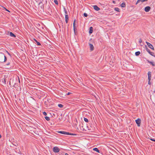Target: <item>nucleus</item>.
I'll use <instances>...</instances> for the list:
<instances>
[{
  "label": "nucleus",
  "instance_id": "obj_44",
  "mask_svg": "<svg viewBox=\"0 0 155 155\" xmlns=\"http://www.w3.org/2000/svg\"><path fill=\"white\" fill-rule=\"evenodd\" d=\"M5 9L6 11H8V12H10V11L8 10V9H6V8H5Z\"/></svg>",
  "mask_w": 155,
  "mask_h": 155
},
{
  "label": "nucleus",
  "instance_id": "obj_7",
  "mask_svg": "<svg viewBox=\"0 0 155 155\" xmlns=\"http://www.w3.org/2000/svg\"><path fill=\"white\" fill-rule=\"evenodd\" d=\"M150 8H151L150 6H147L145 8L144 11L146 12H149L150 11Z\"/></svg>",
  "mask_w": 155,
  "mask_h": 155
},
{
  "label": "nucleus",
  "instance_id": "obj_33",
  "mask_svg": "<svg viewBox=\"0 0 155 155\" xmlns=\"http://www.w3.org/2000/svg\"><path fill=\"white\" fill-rule=\"evenodd\" d=\"M74 27H73V28H74V32L75 34V31L76 29V26H74Z\"/></svg>",
  "mask_w": 155,
  "mask_h": 155
},
{
  "label": "nucleus",
  "instance_id": "obj_8",
  "mask_svg": "<svg viewBox=\"0 0 155 155\" xmlns=\"http://www.w3.org/2000/svg\"><path fill=\"white\" fill-rule=\"evenodd\" d=\"M90 47V50L91 51H93L94 49V47L92 44L90 43L89 44Z\"/></svg>",
  "mask_w": 155,
  "mask_h": 155
},
{
  "label": "nucleus",
  "instance_id": "obj_24",
  "mask_svg": "<svg viewBox=\"0 0 155 155\" xmlns=\"http://www.w3.org/2000/svg\"><path fill=\"white\" fill-rule=\"evenodd\" d=\"M146 50L149 53H150L151 52L150 49H149L147 47L146 48Z\"/></svg>",
  "mask_w": 155,
  "mask_h": 155
},
{
  "label": "nucleus",
  "instance_id": "obj_5",
  "mask_svg": "<svg viewBox=\"0 0 155 155\" xmlns=\"http://www.w3.org/2000/svg\"><path fill=\"white\" fill-rule=\"evenodd\" d=\"M146 43L150 48H151L152 50H154V48L152 45L147 41L146 42Z\"/></svg>",
  "mask_w": 155,
  "mask_h": 155
},
{
  "label": "nucleus",
  "instance_id": "obj_47",
  "mask_svg": "<svg viewBox=\"0 0 155 155\" xmlns=\"http://www.w3.org/2000/svg\"><path fill=\"white\" fill-rule=\"evenodd\" d=\"M75 22H76V19H74L73 22L75 23Z\"/></svg>",
  "mask_w": 155,
  "mask_h": 155
},
{
  "label": "nucleus",
  "instance_id": "obj_22",
  "mask_svg": "<svg viewBox=\"0 0 155 155\" xmlns=\"http://www.w3.org/2000/svg\"><path fill=\"white\" fill-rule=\"evenodd\" d=\"M63 9L64 11L65 15H68V12L65 8V7H64Z\"/></svg>",
  "mask_w": 155,
  "mask_h": 155
},
{
  "label": "nucleus",
  "instance_id": "obj_15",
  "mask_svg": "<svg viewBox=\"0 0 155 155\" xmlns=\"http://www.w3.org/2000/svg\"><path fill=\"white\" fill-rule=\"evenodd\" d=\"M147 61H148L150 64H151L153 66H155V64L153 62L150 61L149 60H147Z\"/></svg>",
  "mask_w": 155,
  "mask_h": 155
},
{
  "label": "nucleus",
  "instance_id": "obj_34",
  "mask_svg": "<svg viewBox=\"0 0 155 155\" xmlns=\"http://www.w3.org/2000/svg\"><path fill=\"white\" fill-rule=\"evenodd\" d=\"M43 114L44 115L46 116L47 115V113L45 111L43 112Z\"/></svg>",
  "mask_w": 155,
  "mask_h": 155
},
{
  "label": "nucleus",
  "instance_id": "obj_26",
  "mask_svg": "<svg viewBox=\"0 0 155 155\" xmlns=\"http://www.w3.org/2000/svg\"><path fill=\"white\" fill-rule=\"evenodd\" d=\"M7 60V57L5 55V57L4 59V61L3 62H6V60Z\"/></svg>",
  "mask_w": 155,
  "mask_h": 155
},
{
  "label": "nucleus",
  "instance_id": "obj_31",
  "mask_svg": "<svg viewBox=\"0 0 155 155\" xmlns=\"http://www.w3.org/2000/svg\"><path fill=\"white\" fill-rule=\"evenodd\" d=\"M149 54L151 55H152V56H154V54L153 52H151Z\"/></svg>",
  "mask_w": 155,
  "mask_h": 155
},
{
  "label": "nucleus",
  "instance_id": "obj_28",
  "mask_svg": "<svg viewBox=\"0 0 155 155\" xmlns=\"http://www.w3.org/2000/svg\"><path fill=\"white\" fill-rule=\"evenodd\" d=\"M84 121L86 122H88V120L87 119V118H84Z\"/></svg>",
  "mask_w": 155,
  "mask_h": 155
},
{
  "label": "nucleus",
  "instance_id": "obj_45",
  "mask_svg": "<svg viewBox=\"0 0 155 155\" xmlns=\"http://www.w3.org/2000/svg\"><path fill=\"white\" fill-rule=\"evenodd\" d=\"M7 53H8V54L10 56H11V54H10L9 53V52H8V51H7Z\"/></svg>",
  "mask_w": 155,
  "mask_h": 155
},
{
  "label": "nucleus",
  "instance_id": "obj_53",
  "mask_svg": "<svg viewBox=\"0 0 155 155\" xmlns=\"http://www.w3.org/2000/svg\"><path fill=\"white\" fill-rule=\"evenodd\" d=\"M43 0H42V1H43Z\"/></svg>",
  "mask_w": 155,
  "mask_h": 155
},
{
  "label": "nucleus",
  "instance_id": "obj_4",
  "mask_svg": "<svg viewBox=\"0 0 155 155\" xmlns=\"http://www.w3.org/2000/svg\"><path fill=\"white\" fill-rule=\"evenodd\" d=\"M12 62V60H11L10 61H8V62L6 64V65L8 66L10 68H11L12 67L11 64Z\"/></svg>",
  "mask_w": 155,
  "mask_h": 155
},
{
  "label": "nucleus",
  "instance_id": "obj_46",
  "mask_svg": "<svg viewBox=\"0 0 155 155\" xmlns=\"http://www.w3.org/2000/svg\"><path fill=\"white\" fill-rule=\"evenodd\" d=\"M65 155H69L67 153H66L65 154Z\"/></svg>",
  "mask_w": 155,
  "mask_h": 155
},
{
  "label": "nucleus",
  "instance_id": "obj_35",
  "mask_svg": "<svg viewBox=\"0 0 155 155\" xmlns=\"http://www.w3.org/2000/svg\"><path fill=\"white\" fill-rule=\"evenodd\" d=\"M139 41L140 43H141L142 42V39L141 38H140Z\"/></svg>",
  "mask_w": 155,
  "mask_h": 155
},
{
  "label": "nucleus",
  "instance_id": "obj_19",
  "mask_svg": "<svg viewBox=\"0 0 155 155\" xmlns=\"http://www.w3.org/2000/svg\"><path fill=\"white\" fill-rule=\"evenodd\" d=\"M140 54V52L139 51H138L136 52L135 53V55L136 56H139Z\"/></svg>",
  "mask_w": 155,
  "mask_h": 155
},
{
  "label": "nucleus",
  "instance_id": "obj_27",
  "mask_svg": "<svg viewBox=\"0 0 155 155\" xmlns=\"http://www.w3.org/2000/svg\"><path fill=\"white\" fill-rule=\"evenodd\" d=\"M58 106L60 108H62L63 107V105L61 104H58Z\"/></svg>",
  "mask_w": 155,
  "mask_h": 155
},
{
  "label": "nucleus",
  "instance_id": "obj_50",
  "mask_svg": "<svg viewBox=\"0 0 155 155\" xmlns=\"http://www.w3.org/2000/svg\"><path fill=\"white\" fill-rule=\"evenodd\" d=\"M2 137V136L1 135H0V138L1 137Z\"/></svg>",
  "mask_w": 155,
  "mask_h": 155
},
{
  "label": "nucleus",
  "instance_id": "obj_36",
  "mask_svg": "<svg viewBox=\"0 0 155 155\" xmlns=\"http://www.w3.org/2000/svg\"><path fill=\"white\" fill-rule=\"evenodd\" d=\"M151 78V77H150V76L148 77V80L149 81H150Z\"/></svg>",
  "mask_w": 155,
  "mask_h": 155
},
{
  "label": "nucleus",
  "instance_id": "obj_9",
  "mask_svg": "<svg viewBox=\"0 0 155 155\" xmlns=\"http://www.w3.org/2000/svg\"><path fill=\"white\" fill-rule=\"evenodd\" d=\"M95 10L98 11L100 10V8L98 7L97 5H95L93 6Z\"/></svg>",
  "mask_w": 155,
  "mask_h": 155
},
{
  "label": "nucleus",
  "instance_id": "obj_39",
  "mask_svg": "<svg viewBox=\"0 0 155 155\" xmlns=\"http://www.w3.org/2000/svg\"><path fill=\"white\" fill-rule=\"evenodd\" d=\"M148 83L149 85H151V82H150V81H149Z\"/></svg>",
  "mask_w": 155,
  "mask_h": 155
},
{
  "label": "nucleus",
  "instance_id": "obj_49",
  "mask_svg": "<svg viewBox=\"0 0 155 155\" xmlns=\"http://www.w3.org/2000/svg\"><path fill=\"white\" fill-rule=\"evenodd\" d=\"M41 3H42V2H41H41H40V3H39V4H41Z\"/></svg>",
  "mask_w": 155,
  "mask_h": 155
},
{
  "label": "nucleus",
  "instance_id": "obj_32",
  "mask_svg": "<svg viewBox=\"0 0 155 155\" xmlns=\"http://www.w3.org/2000/svg\"><path fill=\"white\" fill-rule=\"evenodd\" d=\"M83 15H84V16L85 17H87V14L85 13H84Z\"/></svg>",
  "mask_w": 155,
  "mask_h": 155
},
{
  "label": "nucleus",
  "instance_id": "obj_40",
  "mask_svg": "<svg viewBox=\"0 0 155 155\" xmlns=\"http://www.w3.org/2000/svg\"><path fill=\"white\" fill-rule=\"evenodd\" d=\"M150 140H152V141L155 142V139H152L151 138V139H150Z\"/></svg>",
  "mask_w": 155,
  "mask_h": 155
},
{
  "label": "nucleus",
  "instance_id": "obj_12",
  "mask_svg": "<svg viewBox=\"0 0 155 155\" xmlns=\"http://www.w3.org/2000/svg\"><path fill=\"white\" fill-rule=\"evenodd\" d=\"M93 31V28L92 27H90L89 28V33L90 34H91L92 33Z\"/></svg>",
  "mask_w": 155,
  "mask_h": 155
},
{
  "label": "nucleus",
  "instance_id": "obj_30",
  "mask_svg": "<svg viewBox=\"0 0 155 155\" xmlns=\"http://www.w3.org/2000/svg\"><path fill=\"white\" fill-rule=\"evenodd\" d=\"M54 2L57 5H58V2L57 1V0H54Z\"/></svg>",
  "mask_w": 155,
  "mask_h": 155
},
{
  "label": "nucleus",
  "instance_id": "obj_21",
  "mask_svg": "<svg viewBox=\"0 0 155 155\" xmlns=\"http://www.w3.org/2000/svg\"><path fill=\"white\" fill-rule=\"evenodd\" d=\"M15 78L16 80H18V82L19 83H20V81L19 77L18 76H16Z\"/></svg>",
  "mask_w": 155,
  "mask_h": 155
},
{
  "label": "nucleus",
  "instance_id": "obj_14",
  "mask_svg": "<svg viewBox=\"0 0 155 155\" xmlns=\"http://www.w3.org/2000/svg\"><path fill=\"white\" fill-rule=\"evenodd\" d=\"M33 39L34 41L36 42L37 45L40 46L41 45V43L39 42H38L36 39L34 38Z\"/></svg>",
  "mask_w": 155,
  "mask_h": 155
},
{
  "label": "nucleus",
  "instance_id": "obj_13",
  "mask_svg": "<svg viewBox=\"0 0 155 155\" xmlns=\"http://www.w3.org/2000/svg\"><path fill=\"white\" fill-rule=\"evenodd\" d=\"M148 0H138L136 3V4H137L140 2H144L145 1H147Z\"/></svg>",
  "mask_w": 155,
  "mask_h": 155
},
{
  "label": "nucleus",
  "instance_id": "obj_51",
  "mask_svg": "<svg viewBox=\"0 0 155 155\" xmlns=\"http://www.w3.org/2000/svg\"><path fill=\"white\" fill-rule=\"evenodd\" d=\"M9 84H10V82H9Z\"/></svg>",
  "mask_w": 155,
  "mask_h": 155
},
{
  "label": "nucleus",
  "instance_id": "obj_52",
  "mask_svg": "<svg viewBox=\"0 0 155 155\" xmlns=\"http://www.w3.org/2000/svg\"><path fill=\"white\" fill-rule=\"evenodd\" d=\"M43 0H42V1H43Z\"/></svg>",
  "mask_w": 155,
  "mask_h": 155
},
{
  "label": "nucleus",
  "instance_id": "obj_25",
  "mask_svg": "<svg viewBox=\"0 0 155 155\" xmlns=\"http://www.w3.org/2000/svg\"><path fill=\"white\" fill-rule=\"evenodd\" d=\"M114 10L117 12H120V9L118 8H114Z\"/></svg>",
  "mask_w": 155,
  "mask_h": 155
},
{
  "label": "nucleus",
  "instance_id": "obj_16",
  "mask_svg": "<svg viewBox=\"0 0 155 155\" xmlns=\"http://www.w3.org/2000/svg\"><path fill=\"white\" fill-rule=\"evenodd\" d=\"M93 150L94 151H96L98 153H100L99 150L97 148H93Z\"/></svg>",
  "mask_w": 155,
  "mask_h": 155
},
{
  "label": "nucleus",
  "instance_id": "obj_10",
  "mask_svg": "<svg viewBox=\"0 0 155 155\" xmlns=\"http://www.w3.org/2000/svg\"><path fill=\"white\" fill-rule=\"evenodd\" d=\"M7 78V77H5V76L4 78H3L2 79V81L3 83L5 84H6Z\"/></svg>",
  "mask_w": 155,
  "mask_h": 155
},
{
  "label": "nucleus",
  "instance_id": "obj_3",
  "mask_svg": "<svg viewBox=\"0 0 155 155\" xmlns=\"http://www.w3.org/2000/svg\"><path fill=\"white\" fill-rule=\"evenodd\" d=\"M53 150L55 153H58L60 149L57 147H54L53 149Z\"/></svg>",
  "mask_w": 155,
  "mask_h": 155
},
{
  "label": "nucleus",
  "instance_id": "obj_38",
  "mask_svg": "<svg viewBox=\"0 0 155 155\" xmlns=\"http://www.w3.org/2000/svg\"><path fill=\"white\" fill-rule=\"evenodd\" d=\"M13 144L14 145H15V146H16V147H17V146H18V143H16V144Z\"/></svg>",
  "mask_w": 155,
  "mask_h": 155
},
{
  "label": "nucleus",
  "instance_id": "obj_11",
  "mask_svg": "<svg viewBox=\"0 0 155 155\" xmlns=\"http://www.w3.org/2000/svg\"><path fill=\"white\" fill-rule=\"evenodd\" d=\"M68 15H65V22L67 23L68 21Z\"/></svg>",
  "mask_w": 155,
  "mask_h": 155
},
{
  "label": "nucleus",
  "instance_id": "obj_41",
  "mask_svg": "<svg viewBox=\"0 0 155 155\" xmlns=\"http://www.w3.org/2000/svg\"><path fill=\"white\" fill-rule=\"evenodd\" d=\"M73 27H74V26H75V23L73 22Z\"/></svg>",
  "mask_w": 155,
  "mask_h": 155
},
{
  "label": "nucleus",
  "instance_id": "obj_48",
  "mask_svg": "<svg viewBox=\"0 0 155 155\" xmlns=\"http://www.w3.org/2000/svg\"><path fill=\"white\" fill-rule=\"evenodd\" d=\"M18 149V148H15V150H17V149Z\"/></svg>",
  "mask_w": 155,
  "mask_h": 155
},
{
  "label": "nucleus",
  "instance_id": "obj_42",
  "mask_svg": "<svg viewBox=\"0 0 155 155\" xmlns=\"http://www.w3.org/2000/svg\"><path fill=\"white\" fill-rule=\"evenodd\" d=\"M45 105H47V101H45Z\"/></svg>",
  "mask_w": 155,
  "mask_h": 155
},
{
  "label": "nucleus",
  "instance_id": "obj_43",
  "mask_svg": "<svg viewBox=\"0 0 155 155\" xmlns=\"http://www.w3.org/2000/svg\"><path fill=\"white\" fill-rule=\"evenodd\" d=\"M50 100H51L50 99H49V100H48V102H50Z\"/></svg>",
  "mask_w": 155,
  "mask_h": 155
},
{
  "label": "nucleus",
  "instance_id": "obj_17",
  "mask_svg": "<svg viewBox=\"0 0 155 155\" xmlns=\"http://www.w3.org/2000/svg\"><path fill=\"white\" fill-rule=\"evenodd\" d=\"M10 35L11 36L13 37H16V36L12 32H10Z\"/></svg>",
  "mask_w": 155,
  "mask_h": 155
},
{
  "label": "nucleus",
  "instance_id": "obj_20",
  "mask_svg": "<svg viewBox=\"0 0 155 155\" xmlns=\"http://www.w3.org/2000/svg\"><path fill=\"white\" fill-rule=\"evenodd\" d=\"M122 7H126V4L124 2L122 3L120 5Z\"/></svg>",
  "mask_w": 155,
  "mask_h": 155
},
{
  "label": "nucleus",
  "instance_id": "obj_18",
  "mask_svg": "<svg viewBox=\"0 0 155 155\" xmlns=\"http://www.w3.org/2000/svg\"><path fill=\"white\" fill-rule=\"evenodd\" d=\"M15 151L16 153H19V154H21V152L19 149V148H18V149H17V150H15Z\"/></svg>",
  "mask_w": 155,
  "mask_h": 155
},
{
  "label": "nucleus",
  "instance_id": "obj_2",
  "mask_svg": "<svg viewBox=\"0 0 155 155\" xmlns=\"http://www.w3.org/2000/svg\"><path fill=\"white\" fill-rule=\"evenodd\" d=\"M5 57L4 54L2 52L0 53V62L3 63L4 59Z\"/></svg>",
  "mask_w": 155,
  "mask_h": 155
},
{
  "label": "nucleus",
  "instance_id": "obj_1",
  "mask_svg": "<svg viewBox=\"0 0 155 155\" xmlns=\"http://www.w3.org/2000/svg\"><path fill=\"white\" fill-rule=\"evenodd\" d=\"M58 133L66 135H76L77 134L73 133H70L68 132H65L64 131H58Z\"/></svg>",
  "mask_w": 155,
  "mask_h": 155
},
{
  "label": "nucleus",
  "instance_id": "obj_37",
  "mask_svg": "<svg viewBox=\"0 0 155 155\" xmlns=\"http://www.w3.org/2000/svg\"><path fill=\"white\" fill-rule=\"evenodd\" d=\"M72 94V93L71 92H68L67 94V95H70L71 94Z\"/></svg>",
  "mask_w": 155,
  "mask_h": 155
},
{
  "label": "nucleus",
  "instance_id": "obj_6",
  "mask_svg": "<svg viewBox=\"0 0 155 155\" xmlns=\"http://www.w3.org/2000/svg\"><path fill=\"white\" fill-rule=\"evenodd\" d=\"M135 121L137 126L138 127L140 126V124L141 123V120L139 118H138L135 120Z\"/></svg>",
  "mask_w": 155,
  "mask_h": 155
},
{
  "label": "nucleus",
  "instance_id": "obj_23",
  "mask_svg": "<svg viewBox=\"0 0 155 155\" xmlns=\"http://www.w3.org/2000/svg\"><path fill=\"white\" fill-rule=\"evenodd\" d=\"M45 119L47 120V121H49L50 120V118H49V117H47V116H45Z\"/></svg>",
  "mask_w": 155,
  "mask_h": 155
},
{
  "label": "nucleus",
  "instance_id": "obj_29",
  "mask_svg": "<svg viewBox=\"0 0 155 155\" xmlns=\"http://www.w3.org/2000/svg\"><path fill=\"white\" fill-rule=\"evenodd\" d=\"M151 72L150 71H149L148 73V77H151Z\"/></svg>",
  "mask_w": 155,
  "mask_h": 155
}]
</instances>
